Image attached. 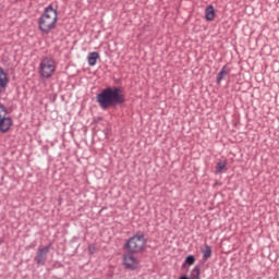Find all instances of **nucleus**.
Returning a JSON list of instances; mask_svg holds the SVG:
<instances>
[{"instance_id": "nucleus-15", "label": "nucleus", "mask_w": 279, "mask_h": 279, "mask_svg": "<svg viewBox=\"0 0 279 279\" xmlns=\"http://www.w3.org/2000/svg\"><path fill=\"white\" fill-rule=\"evenodd\" d=\"M199 274H201L199 267L196 266V267L191 271V278H192V279H199Z\"/></svg>"}, {"instance_id": "nucleus-16", "label": "nucleus", "mask_w": 279, "mask_h": 279, "mask_svg": "<svg viewBox=\"0 0 279 279\" xmlns=\"http://www.w3.org/2000/svg\"><path fill=\"white\" fill-rule=\"evenodd\" d=\"M97 247L95 246V244H89L88 245V252L89 254H95Z\"/></svg>"}, {"instance_id": "nucleus-11", "label": "nucleus", "mask_w": 279, "mask_h": 279, "mask_svg": "<svg viewBox=\"0 0 279 279\" xmlns=\"http://www.w3.org/2000/svg\"><path fill=\"white\" fill-rule=\"evenodd\" d=\"M201 252L203 254L204 263H206V260H208V258H210V256H213V248L208 244H206L205 247L201 250Z\"/></svg>"}, {"instance_id": "nucleus-14", "label": "nucleus", "mask_w": 279, "mask_h": 279, "mask_svg": "<svg viewBox=\"0 0 279 279\" xmlns=\"http://www.w3.org/2000/svg\"><path fill=\"white\" fill-rule=\"evenodd\" d=\"M185 265H195V256L189 255V256L185 258V262H184V264H183V267H185Z\"/></svg>"}, {"instance_id": "nucleus-1", "label": "nucleus", "mask_w": 279, "mask_h": 279, "mask_svg": "<svg viewBox=\"0 0 279 279\" xmlns=\"http://www.w3.org/2000/svg\"><path fill=\"white\" fill-rule=\"evenodd\" d=\"M96 99L102 110L125 104V97L121 94V87H107L100 94H97Z\"/></svg>"}, {"instance_id": "nucleus-3", "label": "nucleus", "mask_w": 279, "mask_h": 279, "mask_svg": "<svg viewBox=\"0 0 279 279\" xmlns=\"http://www.w3.org/2000/svg\"><path fill=\"white\" fill-rule=\"evenodd\" d=\"M145 245H147L145 234L140 233L130 238L124 244V248L128 250L130 254H140V252L145 250Z\"/></svg>"}, {"instance_id": "nucleus-8", "label": "nucleus", "mask_w": 279, "mask_h": 279, "mask_svg": "<svg viewBox=\"0 0 279 279\" xmlns=\"http://www.w3.org/2000/svg\"><path fill=\"white\" fill-rule=\"evenodd\" d=\"M10 84V78H8V73L0 66V93H3Z\"/></svg>"}, {"instance_id": "nucleus-5", "label": "nucleus", "mask_w": 279, "mask_h": 279, "mask_svg": "<svg viewBox=\"0 0 279 279\" xmlns=\"http://www.w3.org/2000/svg\"><path fill=\"white\" fill-rule=\"evenodd\" d=\"M12 128V118L8 117V109L0 104V132L5 134Z\"/></svg>"}, {"instance_id": "nucleus-7", "label": "nucleus", "mask_w": 279, "mask_h": 279, "mask_svg": "<svg viewBox=\"0 0 279 279\" xmlns=\"http://www.w3.org/2000/svg\"><path fill=\"white\" fill-rule=\"evenodd\" d=\"M132 254L133 253L125 254L123 257L126 269H136V267H138V260Z\"/></svg>"}, {"instance_id": "nucleus-13", "label": "nucleus", "mask_w": 279, "mask_h": 279, "mask_svg": "<svg viewBox=\"0 0 279 279\" xmlns=\"http://www.w3.org/2000/svg\"><path fill=\"white\" fill-rule=\"evenodd\" d=\"M228 166V161H219L216 167V173H222L223 169Z\"/></svg>"}, {"instance_id": "nucleus-9", "label": "nucleus", "mask_w": 279, "mask_h": 279, "mask_svg": "<svg viewBox=\"0 0 279 279\" xmlns=\"http://www.w3.org/2000/svg\"><path fill=\"white\" fill-rule=\"evenodd\" d=\"M97 60H99V52H89L87 57V62L89 66H95L97 64Z\"/></svg>"}, {"instance_id": "nucleus-2", "label": "nucleus", "mask_w": 279, "mask_h": 279, "mask_svg": "<svg viewBox=\"0 0 279 279\" xmlns=\"http://www.w3.org/2000/svg\"><path fill=\"white\" fill-rule=\"evenodd\" d=\"M58 23V11L52 5L47 7L44 10V14L38 19V27L41 34H50L52 29H56Z\"/></svg>"}, {"instance_id": "nucleus-6", "label": "nucleus", "mask_w": 279, "mask_h": 279, "mask_svg": "<svg viewBox=\"0 0 279 279\" xmlns=\"http://www.w3.org/2000/svg\"><path fill=\"white\" fill-rule=\"evenodd\" d=\"M49 250H51V244L47 246H39L37 250V254L34 258L37 265L43 266L47 263V256L49 254Z\"/></svg>"}, {"instance_id": "nucleus-4", "label": "nucleus", "mask_w": 279, "mask_h": 279, "mask_svg": "<svg viewBox=\"0 0 279 279\" xmlns=\"http://www.w3.org/2000/svg\"><path fill=\"white\" fill-rule=\"evenodd\" d=\"M56 73V62L51 58H45L39 65V74L41 77L49 78Z\"/></svg>"}, {"instance_id": "nucleus-10", "label": "nucleus", "mask_w": 279, "mask_h": 279, "mask_svg": "<svg viewBox=\"0 0 279 279\" xmlns=\"http://www.w3.org/2000/svg\"><path fill=\"white\" fill-rule=\"evenodd\" d=\"M226 75H230V69L228 68V65H223L221 71L218 73V76L216 80L217 84H221V80H223Z\"/></svg>"}, {"instance_id": "nucleus-12", "label": "nucleus", "mask_w": 279, "mask_h": 279, "mask_svg": "<svg viewBox=\"0 0 279 279\" xmlns=\"http://www.w3.org/2000/svg\"><path fill=\"white\" fill-rule=\"evenodd\" d=\"M205 19H206V21H214L215 20V7L208 5L205 9Z\"/></svg>"}]
</instances>
